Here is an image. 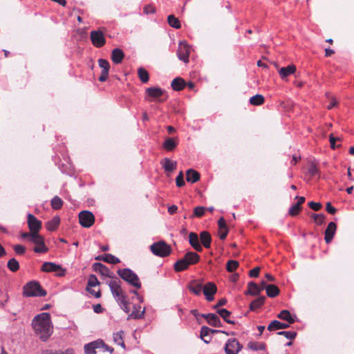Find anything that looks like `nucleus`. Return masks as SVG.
<instances>
[{"label": "nucleus", "mask_w": 354, "mask_h": 354, "mask_svg": "<svg viewBox=\"0 0 354 354\" xmlns=\"http://www.w3.org/2000/svg\"><path fill=\"white\" fill-rule=\"evenodd\" d=\"M118 274L131 286L139 289L141 288V283L138 275L129 268L119 269Z\"/></svg>", "instance_id": "7ed1b4c3"}, {"label": "nucleus", "mask_w": 354, "mask_h": 354, "mask_svg": "<svg viewBox=\"0 0 354 354\" xmlns=\"http://www.w3.org/2000/svg\"><path fill=\"white\" fill-rule=\"evenodd\" d=\"M150 250L156 256L165 257L170 254L171 248L166 242L160 241L151 245Z\"/></svg>", "instance_id": "20e7f679"}, {"label": "nucleus", "mask_w": 354, "mask_h": 354, "mask_svg": "<svg viewBox=\"0 0 354 354\" xmlns=\"http://www.w3.org/2000/svg\"><path fill=\"white\" fill-rule=\"evenodd\" d=\"M28 225L30 231L33 233L39 232L41 228V223L34 215L28 214Z\"/></svg>", "instance_id": "4468645a"}, {"label": "nucleus", "mask_w": 354, "mask_h": 354, "mask_svg": "<svg viewBox=\"0 0 354 354\" xmlns=\"http://www.w3.org/2000/svg\"><path fill=\"white\" fill-rule=\"evenodd\" d=\"M162 165L166 171H173L176 167V162L172 161L169 158H165L162 162Z\"/></svg>", "instance_id": "c756f323"}, {"label": "nucleus", "mask_w": 354, "mask_h": 354, "mask_svg": "<svg viewBox=\"0 0 354 354\" xmlns=\"http://www.w3.org/2000/svg\"><path fill=\"white\" fill-rule=\"evenodd\" d=\"M266 297L261 296L257 299L252 301L250 305V310H255L258 308H259L265 302Z\"/></svg>", "instance_id": "c9c22d12"}, {"label": "nucleus", "mask_w": 354, "mask_h": 354, "mask_svg": "<svg viewBox=\"0 0 354 354\" xmlns=\"http://www.w3.org/2000/svg\"><path fill=\"white\" fill-rule=\"evenodd\" d=\"M102 346H105V344L103 340L97 339L84 345V353L86 354H95L96 349L101 348Z\"/></svg>", "instance_id": "f8f14e48"}, {"label": "nucleus", "mask_w": 354, "mask_h": 354, "mask_svg": "<svg viewBox=\"0 0 354 354\" xmlns=\"http://www.w3.org/2000/svg\"><path fill=\"white\" fill-rule=\"evenodd\" d=\"M165 91L159 87H149L146 89L147 97L146 100H154L158 102H164V100L161 98L163 95Z\"/></svg>", "instance_id": "9d476101"}, {"label": "nucleus", "mask_w": 354, "mask_h": 354, "mask_svg": "<svg viewBox=\"0 0 354 354\" xmlns=\"http://www.w3.org/2000/svg\"><path fill=\"white\" fill-rule=\"evenodd\" d=\"M216 291L217 287L212 282H208L203 287V294L208 301L214 300V295L216 293Z\"/></svg>", "instance_id": "ddd939ff"}, {"label": "nucleus", "mask_w": 354, "mask_h": 354, "mask_svg": "<svg viewBox=\"0 0 354 354\" xmlns=\"http://www.w3.org/2000/svg\"><path fill=\"white\" fill-rule=\"evenodd\" d=\"M99 284V281L95 275H91L88 281V287H95Z\"/></svg>", "instance_id": "052dcab7"}, {"label": "nucleus", "mask_w": 354, "mask_h": 354, "mask_svg": "<svg viewBox=\"0 0 354 354\" xmlns=\"http://www.w3.org/2000/svg\"><path fill=\"white\" fill-rule=\"evenodd\" d=\"M178 139L176 138H167L162 144L163 148L168 151H171L176 149L178 145Z\"/></svg>", "instance_id": "412c9836"}, {"label": "nucleus", "mask_w": 354, "mask_h": 354, "mask_svg": "<svg viewBox=\"0 0 354 354\" xmlns=\"http://www.w3.org/2000/svg\"><path fill=\"white\" fill-rule=\"evenodd\" d=\"M308 174L311 176H315L319 174V170L317 165L314 162H311L309 164L308 169Z\"/></svg>", "instance_id": "49530a36"}, {"label": "nucleus", "mask_w": 354, "mask_h": 354, "mask_svg": "<svg viewBox=\"0 0 354 354\" xmlns=\"http://www.w3.org/2000/svg\"><path fill=\"white\" fill-rule=\"evenodd\" d=\"M107 283L113 297L116 300L124 299V297L127 296L121 288V281L120 280H111Z\"/></svg>", "instance_id": "423d86ee"}, {"label": "nucleus", "mask_w": 354, "mask_h": 354, "mask_svg": "<svg viewBox=\"0 0 354 354\" xmlns=\"http://www.w3.org/2000/svg\"><path fill=\"white\" fill-rule=\"evenodd\" d=\"M207 323L214 327H221L222 323L217 315L213 313L203 314L202 315Z\"/></svg>", "instance_id": "6ab92c4d"}, {"label": "nucleus", "mask_w": 354, "mask_h": 354, "mask_svg": "<svg viewBox=\"0 0 354 354\" xmlns=\"http://www.w3.org/2000/svg\"><path fill=\"white\" fill-rule=\"evenodd\" d=\"M300 209L301 207L296 203L290 207L288 213L290 216H295L299 214Z\"/></svg>", "instance_id": "6e6d98bb"}, {"label": "nucleus", "mask_w": 354, "mask_h": 354, "mask_svg": "<svg viewBox=\"0 0 354 354\" xmlns=\"http://www.w3.org/2000/svg\"><path fill=\"white\" fill-rule=\"evenodd\" d=\"M218 225L219 227L220 230L228 229L225 221L223 217L220 218L219 220L218 221Z\"/></svg>", "instance_id": "0e129e2a"}, {"label": "nucleus", "mask_w": 354, "mask_h": 354, "mask_svg": "<svg viewBox=\"0 0 354 354\" xmlns=\"http://www.w3.org/2000/svg\"><path fill=\"white\" fill-rule=\"evenodd\" d=\"M33 250L36 253H46L48 252V249L46 246V245L44 243V241L41 243L37 245L34 248Z\"/></svg>", "instance_id": "864d4df0"}, {"label": "nucleus", "mask_w": 354, "mask_h": 354, "mask_svg": "<svg viewBox=\"0 0 354 354\" xmlns=\"http://www.w3.org/2000/svg\"><path fill=\"white\" fill-rule=\"evenodd\" d=\"M313 218H314L315 223L321 225L325 222L326 216L323 214H314L312 215Z\"/></svg>", "instance_id": "603ef678"}, {"label": "nucleus", "mask_w": 354, "mask_h": 354, "mask_svg": "<svg viewBox=\"0 0 354 354\" xmlns=\"http://www.w3.org/2000/svg\"><path fill=\"white\" fill-rule=\"evenodd\" d=\"M248 346L252 351H259L265 349V344L263 343H258L254 342H250L248 343Z\"/></svg>", "instance_id": "de8ad7c7"}, {"label": "nucleus", "mask_w": 354, "mask_h": 354, "mask_svg": "<svg viewBox=\"0 0 354 354\" xmlns=\"http://www.w3.org/2000/svg\"><path fill=\"white\" fill-rule=\"evenodd\" d=\"M206 208L203 206L196 207L194 209V216L201 217L204 215Z\"/></svg>", "instance_id": "4d7b16f0"}, {"label": "nucleus", "mask_w": 354, "mask_h": 354, "mask_svg": "<svg viewBox=\"0 0 354 354\" xmlns=\"http://www.w3.org/2000/svg\"><path fill=\"white\" fill-rule=\"evenodd\" d=\"M99 66L102 68V73L99 77V81L104 82L108 78L109 71L110 68L109 63L104 59H98Z\"/></svg>", "instance_id": "2eb2a0df"}, {"label": "nucleus", "mask_w": 354, "mask_h": 354, "mask_svg": "<svg viewBox=\"0 0 354 354\" xmlns=\"http://www.w3.org/2000/svg\"><path fill=\"white\" fill-rule=\"evenodd\" d=\"M200 239L201 241V243L205 248H210L212 238L209 232L206 231H203L202 232H201Z\"/></svg>", "instance_id": "2f4dec72"}, {"label": "nucleus", "mask_w": 354, "mask_h": 354, "mask_svg": "<svg viewBox=\"0 0 354 354\" xmlns=\"http://www.w3.org/2000/svg\"><path fill=\"white\" fill-rule=\"evenodd\" d=\"M60 218L58 216H54L51 220L46 223V228L48 231H55L59 226Z\"/></svg>", "instance_id": "473e14b6"}, {"label": "nucleus", "mask_w": 354, "mask_h": 354, "mask_svg": "<svg viewBox=\"0 0 354 354\" xmlns=\"http://www.w3.org/2000/svg\"><path fill=\"white\" fill-rule=\"evenodd\" d=\"M288 324L282 323L278 320H274L268 325V330L270 331H274L279 329L288 328Z\"/></svg>", "instance_id": "bb28decb"}, {"label": "nucleus", "mask_w": 354, "mask_h": 354, "mask_svg": "<svg viewBox=\"0 0 354 354\" xmlns=\"http://www.w3.org/2000/svg\"><path fill=\"white\" fill-rule=\"evenodd\" d=\"M242 348V344L235 338L227 339L224 346L225 354H238Z\"/></svg>", "instance_id": "39448f33"}, {"label": "nucleus", "mask_w": 354, "mask_h": 354, "mask_svg": "<svg viewBox=\"0 0 354 354\" xmlns=\"http://www.w3.org/2000/svg\"><path fill=\"white\" fill-rule=\"evenodd\" d=\"M50 205L53 209H59L63 205V201L59 197L56 196L52 198Z\"/></svg>", "instance_id": "a18cd8bd"}, {"label": "nucleus", "mask_w": 354, "mask_h": 354, "mask_svg": "<svg viewBox=\"0 0 354 354\" xmlns=\"http://www.w3.org/2000/svg\"><path fill=\"white\" fill-rule=\"evenodd\" d=\"M266 294L270 297H275L279 294V289L275 285H268Z\"/></svg>", "instance_id": "58836bf2"}, {"label": "nucleus", "mask_w": 354, "mask_h": 354, "mask_svg": "<svg viewBox=\"0 0 354 354\" xmlns=\"http://www.w3.org/2000/svg\"><path fill=\"white\" fill-rule=\"evenodd\" d=\"M186 180L187 182L194 183L200 179V174L196 171L189 169L186 172Z\"/></svg>", "instance_id": "cd10ccee"}, {"label": "nucleus", "mask_w": 354, "mask_h": 354, "mask_svg": "<svg viewBox=\"0 0 354 354\" xmlns=\"http://www.w3.org/2000/svg\"><path fill=\"white\" fill-rule=\"evenodd\" d=\"M156 12V8L151 5L148 4L144 7V13L146 15L154 14Z\"/></svg>", "instance_id": "680f3d73"}, {"label": "nucleus", "mask_w": 354, "mask_h": 354, "mask_svg": "<svg viewBox=\"0 0 354 354\" xmlns=\"http://www.w3.org/2000/svg\"><path fill=\"white\" fill-rule=\"evenodd\" d=\"M91 40L93 46L97 48L102 47L106 42L104 35L101 30L91 31Z\"/></svg>", "instance_id": "9b49d317"}, {"label": "nucleus", "mask_w": 354, "mask_h": 354, "mask_svg": "<svg viewBox=\"0 0 354 354\" xmlns=\"http://www.w3.org/2000/svg\"><path fill=\"white\" fill-rule=\"evenodd\" d=\"M141 307L140 306L134 305L133 306V310L131 312V314L129 315L127 319H141L143 317L145 313V308L140 310Z\"/></svg>", "instance_id": "5701e85b"}, {"label": "nucleus", "mask_w": 354, "mask_h": 354, "mask_svg": "<svg viewBox=\"0 0 354 354\" xmlns=\"http://www.w3.org/2000/svg\"><path fill=\"white\" fill-rule=\"evenodd\" d=\"M326 211L331 214H334L337 209L331 205V203L330 202H328L326 205Z\"/></svg>", "instance_id": "774afa93"}, {"label": "nucleus", "mask_w": 354, "mask_h": 354, "mask_svg": "<svg viewBox=\"0 0 354 354\" xmlns=\"http://www.w3.org/2000/svg\"><path fill=\"white\" fill-rule=\"evenodd\" d=\"M217 313L218 314H219V315L228 324H234L235 322L233 320H231L229 319L230 315H231V313L225 309V308H222V309H218L217 310Z\"/></svg>", "instance_id": "4c0bfd02"}, {"label": "nucleus", "mask_w": 354, "mask_h": 354, "mask_svg": "<svg viewBox=\"0 0 354 354\" xmlns=\"http://www.w3.org/2000/svg\"><path fill=\"white\" fill-rule=\"evenodd\" d=\"M93 268L95 272H100L102 275L110 278H113L114 275L112 272L104 265L101 263H95L93 265Z\"/></svg>", "instance_id": "dca6fc26"}, {"label": "nucleus", "mask_w": 354, "mask_h": 354, "mask_svg": "<svg viewBox=\"0 0 354 354\" xmlns=\"http://www.w3.org/2000/svg\"><path fill=\"white\" fill-rule=\"evenodd\" d=\"M337 225L334 222H330L328 225L327 228L325 230V241L326 243H329L332 241L334 235L335 234Z\"/></svg>", "instance_id": "a211bd4d"}, {"label": "nucleus", "mask_w": 354, "mask_h": 354, "mask_svg": "<svg viewBox=\"0 0 354 354\" xmlns=\"http://www.w3.org/2000/svg\"><path fill=\"white\" fill-rule=\"evenodd\" d=\"M239 266V262L235 260H230L226 265V269L228 272H234Z\"/></svg>", "instance_id": "8fccbe9b"}, {"label": "nucleus", "mask_w": 354, "mask_h": 354, "mask_svg": "<svg viewBox=\"0 0 354 354\" xmlns=\"http://www.w3.org/2000/svg\"><path fill=\"white\" fill-rule=\"evenodd\" d=\"M138 75L142 82L147 83L149 81V73L145 68L142 67L139 68Z\"/></svg>", "instance_id": "79ce46f5"}, {"label": "nucleus", "mask_w": 354, "mask_h": 354, "mask_svg": "<svg viewBox=\"0 0 354 354\" xmlns=\"http://www.w3.org/2000/svg\"><path fill=\"white\" fill-rule=\"evenodd\" d=\"M277 335H283L289 339H293L297 336V333L295 331H280L277 333Z\"/></svg>", "instance_id": "5fc2aeb1"}, {"label": "nucleus", "mask_w": 354, "mask_h": 354, "mask_svg": "<svg viewBox=\"0 0 354 354\" xmlns=\"http://www.w3.org/2000/svg\"><path fill=\"white\" fill-rule=\"evenodd\" d=\"M187 263L188 265L195 264L199 260V256L194 252H189L186 253L184 256Z\"/></svg>", "instance_id": "72a5a7b5"}, {"label": "nucleus", "mask_w": 354, "mask_h": 354, "mask_svg": "<svg viewBox=\"0 0 354 354\" xmlns=\"http://www.w3.org/2000/svg\"><path fill=\"white\" fill-rule=\"evenodd\" d=\"M13 249L17 254L22 255L26 252V248L22 245H15L13 246Z\"/></svg>", "instance_id": "13d9d810"}, {"label": "nucleus", "mask_w": 354, "mask_h": 354, "mask_svg": "<svg viewBox=\"0 0 354 354\" xmlns=\"http://www.w3.org/2000/svg\"><path fill=\"white\" fill-rule=\"evenodd\" d=\"M97 260H102L106 263L111 264H117L120 263V259L111 254H105L104 255H100L95 257Z\"/></svg>", "instance_id": "393cba45"}, {"label": "nucleus", "mask_w": 354, "mask_h": 354, "mask_svg": "<svg viewBox=\"0 0 354 354\" xmlns=\"http://www.w3.org/2000/svg\"><path fill=\"white\" fill-rule=\"evenodd\" d=\"M95 221V216L93 214L89 211H82L79 214V222L84 227H90L93 225Z\"/></svg>", "instance_id": "0eeeda50"}, {"label": "nucleus", "mask_w": 354, "mask_h": 354, "mask_svg": "<svg viewBox=\"0 0 354 354\" xmlns=\"http://www.w3.org/2000/svg\"><path fill=\"white\" fill-rule=\"evenodd\" d=\"M203 287V282L199 280H192L188 285L190 292L197 296L201 295Z\"/></svg>", "instance_id": "f3484780"}, {"label": "nucleus", "mask_w": 354, "mask_h": 354, "mask_svg": "<svg viewBox=\"0 0 354 354\" xmlns=\"http://www.w3.org/2000/svg\"><path fill=\"white\" fill-rule=\"evenodd\" d=\"M111 59L112 61L118 64L122 62L124 57V53L120 48H115L111 52Z\"/></svg>", "instance_id": "4be33fe9"}, {"label": "nucleus", "mask_w": 354, "mask_h": 354, "mask_svg": "<svg viewBox=\"0 0 354 354\" xmlns=\"http://www.w3.org/2000/svg\"><path fill=\"white\" fill-rule=\"evenodd\" d=\"M167 21L169 26L174 28L178 29L181 26L179 19L173 15L168 16Z\"/></svg>", "instance_id": "ea45409f"}, {"label": "nucleus", "mask_w": 354, "mask_h": 354, "mask_svg": "<svg viewBox=\"0 0 354 354\" xmlns=\"http://www.w3.org/2000/svg\"><path fill=\"white\" fill-rule=\"evenodd\" d=\"M46 294V291L36 281H30L24 287L23 295L25 297H44Z\"/></svg>", "instance_id": "f03ea898"}, {"label": "nucleus", "mask_w": 354, "mask_h": 354, "mask_svg": "<svg viewBox=\"0 0 354 354\" xmlns=\"http://www.w3.org/2000/svg\"><path fill=\"white\" fill-rule=\"evenodd\" d=\"M259 271H260V268L256 267L250 271L249 275L250 277H257L259 274Z\"/></svg>", "instance_id": "338daca9"}, {"label": "nucleus", "mask_w": 354, "mask_h": 354, "mask_svg": "<svg viewBox=\"0 0 354 354\" xmlns=\"http://www.w3.org/2000/svg\"><path fill=\"white\" fill-rule=\"evenodd\" d=\"M296 71V67L293 64H290L286 67H282L279 69V73L281 79H285L286 77L293 74Z\"/></svg>", "instance_id": "a878e982"}, {"label": "nucleus", "mask_w": 354, "mask_h": 354, "mask_svg": "<svg viewBox=\"0 0 354 354\" xmlns=\"http://www.w3.org/2000/svg\"><path fill=\"white\" fill-rule=\"evenodd\" d=\"M176 186L178 187H181L185 185L183 171H180L179 174L177 176L176 178Z\"/></svg>", "instance_id": "bf43d9fd"}, {"label": "nucleus", "mask_w": 354, "mask_h": 354, "mask_svg": "<svg viewBox=\"0 0 354 354\" xmlns=\"http://www.w3.org/2000/svg\"><path fill=\"white\" fill-rule=\"evenodd\" d=\"M211 328L207 326H202L201 328V338L205 343L208 344L212 340V337L210 336Z\"/></svg>", "instance_id": "c85d7f7f"}, {"label": "nucleus", "mask_w": 354, "mask_h": 354, "mask_svg": "<svg viewBox=\"0 0 354 354\" xmlns=\"http://www.w3.org/2000/svg\"><path fill=\"white\" fill-rule=\"evenodd\" d=\"M189 244L198 252L202 251L203 248L199 243L198 236L195 232H190L189 235Z\"/></svg>", "instance_id": "aec40b11"}, {"label": "nucleus", "mask_w": 354, "mask_h": 354, "mask_svg": "<svg viewBox=\"0 0 354 354\" xmlns=\"http://www.w3.org/2000/svg\"><path fill=\"white\" fill-rule=\"evenodd\" d=\"M189 265L185 259L183 257L176 262L174 264V269L176 272H180L186 270Z\"/></svg>", "instance_id": "e433bc0d"}, {"label": "nucleus", "mask_w": 354, "mask_h": 354, "mask_svg": "<svg viewBox=\"0 0 354 354\" xmlns=\"http://www.w3.org/2000/svg\"><path fill=\"white\" fill-rule=\"evenodd\" d=\"M190 50L191 47L187 44V42L183 41H180L177 50L178 59L186 64L188 63Z\"/></svg>", "instance_id": "6e6552de"}, {"label": "nucleus", "mask_w": 354, "mask_h": 354, "mask_svg": "<svg viewBox=\"0 0 354 354\" xmlns=\"http://www.w3.org/2000/svg\"><path fill=\"white\" fill-rule=\"evenodd\" d=\"M113 341L114 342L122 346V348L125 347L124 341H123V331L120 330L119 332H117L115 333H113Z\"/></svg>", "instance_id": "a19ab883"}, {"label": "nucleus", "mask_w": 354, "mask_h": 354, "mask_svg": "<svg viewBox=\"0 0 354 354\" xmlns=\"http://www.w3.org/2000/svg\"><path fill=\"white\" fill-rule=\"evenodd\" d=\"M248 290L245 294L250 295L252 296H257L261 292V289H259V285L253 281H250L248 284Z\"/></svg>", "instance_id": "7c9ffc66"}, {"label": "nucleus", "mask_w": 354, "mask_h": 354, "mask_svg": "<svg viewBox=\"0 0 354 354\" xmlns=\"http://www.w3.org/2000/svg\"><path fill=\"white\" fill-rule=\"evenodd\" d=\"M41 270L45 272H57V271H60V273H57V277H63L66 274V269L53 262H44Z\"/></svg>", "instance_id": "1a4fd4ad"}, {"label": "nucleus", "mask_w": 354, "mask_h": 354, "mask_svg": "<svg viewBox=\"0 0 354 354\" xmlns=\"http://www.w3.org/2000/svg\"><path fill=\"white\" fill-rule=\"evenodd\" d=\"M264 97L260 94H257L250 99V102L252 105L259 106L263 103Z\"/></svg>", "instance_id": "c03bdc74"}, {"label": "nucleus", "mask_w": 354, "mask_h": 354, "mask_svg": "<svg viewBox=\"0 0 354 354\" xmlns=\"http://www.w3.org/2000/svg\"><path fill=\"white\" fill-rule=\"evenodd\" d=\"M44 241L42 236L39 234V232L33 233L32 236L30 241L34 243L36 245L41 243Z\"/></svg>", "instance_id": "3c124183"}, {"label": "nucleus", "mask_w": 354, "mask_h": 354, "mask_svg": "<svg viewBox=\"0 0 354 354\" xmlns=\"http://www.w3.org/2000/svg\"><path fill=\"white\" fill-rule=\"evenodd\" d=\"M329 140L330 143V147L332 149H335L337 146L335 145V142L337 140H339V138L334 137L333 134L329 136Z\"/></svg>", "instance_id": "69168bd1"}, {"label": "nucleus", "mask_w": 354, "mask_h": 354, "mask_svg": "<svg viewBox=\"0 0 354 354\" xmlns=\"http://www.w3.org/2000/svg\"><path fill=\"white\" fill-rule=\"evenodd\" d=\"M279 319L287 321L288 324H293L296 321V316H292L288 310H283L277 315Z\"/></svg>", "instance_id": "b1692460"}, {"label": "nucleus", "mask_w": 354, "mask_h": 354, "mask_svg": "<svg viewBox=\"0 0 354 354\" xmlns=\"http://www.w3.org/2000/svg\"><path fill=\"white\" fill-rule=\"evenodd\" d=\"M119 304L120 308L127 313L130 312V308L129 307V302L127 299V296L124 297V299H120L117 300Z\"/></svg>", "instance_id": "09e8293b"}, {"label": "nucleus", "mask_w": 354, "mask_h": 354, "mask_svg": "<svg viewBox=\"0 0 354 354\" xmlns=\"http://www.w3.org/2000/svg\"><path fill=\"white\" fill-rule=\"evenodd\" d=\"M32 326L35 334L43 342H46L53 333V326L49 313H42L36 315L32 321Z\"/></svg>", "instance_id": "f257e3e1"}, {"label": "nucleus", "mask_w": 354, "mask_h": 354, "mask_svg": "<svg viewBox=\"0 0 354 354\" xmlns=\"http://www.w3.org/2000/svg\"><path fill=\"white\" fill-rule=\"evenodd\" d=\"M308 206L315 211L319 210L322 207L320 203H316L313 201L310 202L308 203Z\"/></svg>", "instance_id": "e2e57ef3"}, {"label": "nucleus", "mask_w": 354, "mask_h": 354, "mask_svg": "<svg viewBox=\"0 0 354 354\" xmlns=\"http://www.w3.org/2000/svg\"><path fill=\"white\" fill-rule=\"evenodd\" d=\"M7 266L12 272H17L19 269V263L15 258H12L8 261Z\"/></svg>", "instance_id": "37998d69"}, {"label": "nucleus", "mask_w": 354, "mask_h": 354, "mask_svg": "<svg viewBox=\"0 0 354 354\" xmlns=\"http://www.w3.org/2000/svg\"><path fill=\"white\" fill-rule=\"evenodd\" d=\"M171 86L174 91H180L185 87V82L180 77H176L173 80Z\"/></svg>", "instance_id": "f704fd0d"}]
</instances>
